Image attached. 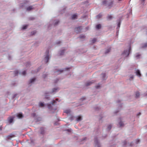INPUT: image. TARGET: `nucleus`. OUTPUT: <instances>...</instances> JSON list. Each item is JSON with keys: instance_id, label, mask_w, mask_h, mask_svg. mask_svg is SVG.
Returning <instances> with one entry per match:
<instances>
[{"instance_id": "f257e3e1", "label": "nucleus", "mask_w": 147, "mask_h": 147, "mask_svg": "<svg viewBox=\"0 0 147 147\" xmlns=\"http://www.w3.org/2000/svg\"><path fill=\"white\" fill-rule=\"evenodd\" d=\"M130 48H129V49L125 50L123 53V56L124 57H126L127 56L130 52Z\"/></svg>"}, {"instance_id": "f03ea898", "label": "nucleus", "mask_w": 147, "mask_h": 147, "mask_svg": "<svg viewBox=\"0 0 147 147\" xmlns=\"http://www.w3.org/2000/svg\"><path fill=\"white\" fill-rule=\"evenodd\" d=\"M136 75L139 77H140L141 76V74L140 71L139 70H137L136 71Z\"/></svg>"}, {"instance_id": "7ed1b4c3", "label": "nucleus", "mask_w": 147, "mask_h": 147, "mask_svg": "<svg viewBox=\"0 0 147 147\" xmlns=\"http://www.w3.org/2000/svg\"><path fill=\"white\" fill-rule=\"evenodd\" d=\"M82 119V117L81 116H79L77 117L76 120L77 121H79L81 120Z\"/></svg>"}, {"instance_id": "20e7f679", "label": "nucleus", "mask_w": 147, "mask_h": 147, "mask_svg": "<svg viewBox=\"0 0 147 147\" xmlns=\"http://www.w3.org/2000/svg\"><path fill=\"white\" fill-rule=\"evenodd\" d=\"M50 57V56L49 55H47L45 57V60L46 62H47Z\"/></svg>"}, {"instance_id": "39448f33", "label": "nucleus", "mask_w": 147, "mask_h": 147, "mask_svg": "<svg viewBox=\"0 0 147 147\" xmlns=\"http://www.w3.org/2000/svg\"><path fill=\"white\" fill-rule=\"evenodd\" d=\"M17 117L19 118H20L23 117V116L22 113H20L17 115Z\"/></svg>"}, {"instance_id": "423d86ee", "label": "nucleus", "mask_w": 147, "mask_h": 147, "mask_svg": "<svg viewBox=\"0 0 147 147\" xmlns=\"http://www.w3.org/2000/svg\"><path fill=\"white\" fill-rule=\"evenodd\" d=\"M27 27V26L26 25H24L22 27V29L24 30L26 29Z\"/></svg>"}, {"instance_id": "0eeeda50", "label": "nucleus", "mask_w": 147, "mask_h": 147, "mask_svg": "<svg viewBox=\"0 0 147 147\" xmlns=\"http://www.w3.org/2000/svg\"><path fill=\"white\" fill-rule=\"evenodd\" d=\"M37 32L36 31H33L31 32V34L32 35H34Z\"/></svg>"}, {"instance_id": "6e6552de", "label": "nucleus", "mask_w": 147, "mask_h": 147, "mask_svg": "<svg viewBox=\"0 0 147 147\" xmlns=\"http://www.w3.org/2000/svg\"><path fill=\"white\" fill-rule=\"evenodd\" d=\"M8 121L10 123L12 122L13 121V119L12 118H10V119H9L8 120Z\"/></svg>"}, {"instance_id": "1a4fd4ad", "label": "nucleus", "mask_w": 147, "mask_h": 147, "mask_svg": "<svg viewBox=\"0 0 147 147\" xmlns=\"http://www.w3.org/2000/svg\"><path fill=\"white\" fill-rule=\"evenodd\" d=\"M39 105L40 106L42 107V106H44V104L43 102H40L39 103Z\"/></svg>"}, {"instance_id": "9d476101", "label": "nucleus", "mask_w": 147, "mask_h": 147, "mask_svg": "<svg viewBox=\"0 0 147 147\" xmlns=\"http://www.w3.org/2000/svg\"><path fill=\"white\" fill-rule=\"evenodd\" d=\"M119 125L120 126H122L123 125L124 123L122 122H120L119 123Z\"/></svg>"}, {"instance_id": "9b49d317", "label": "nucleus", "mask_w": 147, "mask_h": 147, "mask_svg": "<svg viewBox=\"0 0 147 147\" xmlns=\"http://www.w3.org/2000/svg\"><path fill=\"white\" fill-rule=\"evenodd\" d=\"M101 27V26L100 25V24H99V25H97L96 26V28H97V29H99Z\"/></svg>"}, {"instance_id": "f8f14e48", "label": "nucleus", "mask_w": 147, "mask_h": 147, "mask_svg": "<svg viewBox=\"0 0 147 147\" xmlns=\"http://www.w3.org/2000/svg\"><path fill=\"white\" fill-rule=\"evenodd\" d=\"M32 9V7L30 6L27 8V10H29L31 9Z\"/></svg>"}, {"instance_id": "ddd939ff", "label": "nucleus", "mask_w": 147, "mask_h": 147, "mask_svg": "<svg viewBox=\"0 0 147 147\" xmlns=\"http://www.w3.org/2000/svg\"><path fill=\"white\" fill-rule=\"evenodd\" d=\"M76 16L77 15L76 14H74L72 18L73 19H75L76 18Z\"/></svg>"}, {"instance_id": "4468645a", "label": "nucleus", "mask_w": 147, "mask_h": 147, "mask_svg": "<svg viewBox=\"0 0 147 147\" xmlns=\"http://www.w3.org/2000/svg\"><path fill=\"white\" fill-rule=\"evenodd\" d=\"M26 72L25 71H24L22 72V74L24 75H25L26 74Z\"/></svg>"}, {"instance_id": "2eb2a0df", "label": "nucleus", "mask_w": 147, "mask_h": 147, "mask_svg": "<svg viewBox=\"0 0 147 147\" xmlns=\"http://www.w3.org/2000/svg\"><path fill=\"white\" fill-rule=\"evenodd\" d=\"M34 80H35V79L34 78H33V79H32L31 80V82H33Z\"/></svg>"}, {"instance_id": "dca6fc26", "label": "nucleus", "mask_w": 147, "mask_h": 147, "mask_svg": "<svg viewBox=\"0 0 147 147\" xmlns=\"http://www.w3.org/2000/svg\"><path fill=\"white\" fill-rule=\"evenodd\" d=\"M134 77V76H131L130 77V78H133Z\"/></svg>"}, {"instance_id": "f3484780", "label": "nucleus", "mask_w": 147, "mask_h": 147, "mask_svg": "<svg viewBox=\"0 0 147 147\" xmlns=\"http://www.w3.org/2000/svg\"><path fill=\"white\" fill-rule=\"evenodd\" d=\"M143 1L144 0H142Z\"/></svg>"}, {"instance_id": "a211bd4d", "label": "nucleus", "mask_w": 147, "mask_h": 147, "mask_svg": "<svg viewBox=\"0 0 147 147\" xmlns=\"http://www.w3.org/2000/svg\"><path fill=\"white\" fill-rule=\"evenodd\" d=\"M119 1H121V0H119Z\"/></svg>"}]
</instances>
